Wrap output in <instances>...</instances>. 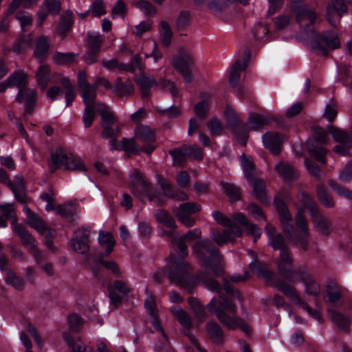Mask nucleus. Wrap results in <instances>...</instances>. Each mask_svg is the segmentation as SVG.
Returning <instances> with one entry per match:
<instances>
[{
    "instance_id": "nucleus-31",
    "label": "nucleus",
    "mask_w": 352,
    "mask_h": 352,
    "mask_svg": "<svg viewBox=\"0 0 352 352\" xmlns=\"http://www.w3.org/2000/svg\"><path fill=\"white\" fill-rule=\"evenodd\" d=\"M112 90L119 97H129L133 93L134 87L131 81L123 82L120 78H118Z\"/></svg>"
},
{
    "instance_id": "nucleus-18",
    "label": "nucleus",
    "mask_w": 352,
    "mask_h": 352,
    "mask_svg": "<svg viewBox=\"0 0 352 352\" xmlns=\"http://www.w3.org/2000/svg\"><path fill=\"white\" fill-rule=\"evenodd\" d=\"M146 294L147 295V297L145 300L144 306L145 308L146 309L148 314L153 318L152 322L153 327L155 330L159 331L162 333V336L164 338H166V335L164 331V329L156 318L155 296L152 294L151 292L149 291V289L148 287L146 289Z\"/></svg>"
},
{
    "instance_id": "nucleus-1",
    "label": "nucleus",
    "mask_w": 352,
    "mask_h": 352,
    "mask_svg": "<svg viewBox=\"0 0 352 352\" xmlns=\"http://www.w3.org/2000/svg\"><path fill=\"white\" fill-rule=\"evenodd\" d=\"M274 205L280 215L285 234L293 245L298 246L306 250L309 245V230L308 221L303 210L298 212L295 217V228L292 221V218L285 203L279 198H275Z\"/></svg>"
},
{
    "instance_id": "nucleus-15",
    "label": "nucleus",
    "mask_w": 352,
    "mask_h": 352,
    "mask_svg": "<svg viewBox=\"0 0 352 352\" xmlns=\"http://www.w3.org/2000/svg\"><path fill=\"white\" fill-rule=\"evenodd\" d=\"M63 338L67 343L72 346L71 352H93L91 347H88L80 340H74L72 336L67 332L63 333ZM98 352H109L107 349L105 344L99 341L97 344Z\"/></svg>"
},
{
    "instance_id": "nucleus-5",
    "label": "nucleus",
    "mask_w": 352,
    "mask_h": 352,
    "mask_svg": "<svg viewBox=\"0 0 352 352\" xmlns=\"http://www.w3.org/2000/svg\"><path fill=\"white\" fill-rule=\"evenodd\" d=\"M63 167L72 171H86L87 168L82 160L71 153H68L62 148H57L50 154L48 168L51 173Z\"/></svg>"
},
{
    "instance_id": "nucleus-4",
    "label": "nucleus",
    "mask_w": 352,
    "mask_h": 352,
    "mask_svg": "<svg viewBox=\"0 0 352 352\" xmlns=\"http://www.w3.org/2000/svg\"><path fill=\"white\" fill-rule=\"evenodd\" d=\"M190 270V266L184 261L178 259L175 256H170L169 266L165 267L163 272L158 271L155 272L153 278L157 283H160L164 274L166 275L171 281L177 282L185 286L186 283L190 278L189 275Z\"/></svg>"
},
{
    "instance_id": "nucleus-49",
    "label": "nucleus",
    "mask_w": 352,
    "mask_h": 352,
    "mask_svg": "<svg viewBox=\"0 0 352 352\" xmlns=\"http://www.w3.org/2000/svg\"><path fill=\"white\" fill-rule=\"evenodd\" d=\"M6 283L17 290H22L25 287L24 280L17 276L16 274L12 270L8 271L6 278Z\"/></svg>"
},
{
    "instance_id": "nucleus-25",
    "label": "nucleus",
    "mask_w": 352,
    "mask_h": 352,
    "mask_svg": "<svg viewBox=\"0 0 352 352\" xmlns=\"http://www.w3.org/2000/svg\"><path fill=\"white\" fill-rule=\"evenodd\" d=\"M74 25V14L71 10H66L60 16L57 28V34L65 36Z\"/></svg>"
},
{
    "instance_id": "nucleus-3",
    "label": "nucleus",
    "mask_w": 352,
    "mask_h": 352,
    "mask_svg": "<svg viewBox=\"0 0 352 352\" xmlns=\"http://www.w3.org/2000/svg\"><path fill=\"white\" fill-rule=\"evenodd\" d=\"M193 252L201 260L205 267L215 276L220 275L223 270V262L219 250L209 239L197 242L193 246Z\"/></svg>"
},
{
    "instance_id": "nucleus-24",
    "label": "nucleus",
    "mask_w": 352,
    "mask_h": 352,
    "mask_svg": "<svg viewBox=\"0 0 352 352\" xmlns=\"http://www.w3.org/2000/svg\"><path fill=\"white\" fill-rule=\"evenodd\" d=\"M316 195L320 204L327 208H333L336 206L333 196L329 190L323 184H318L316 186Z\"/></svg>"
},
{
    "instance_id": "nucleus-16",
    "label": "nucleus",
    "mask_w": 352,
    "mask_h": 352,
    "mask_svg": "<svg viewBox=\"0 0 352 352\" xmlns=\"http://www.w3.org/2000/svg\"><path fill=\"white\" fill-rule=\"evenodd\" d=\"M279 118L272 116L270 115H260L257 113H251L248 120V126L250 130H258L265 125H269L276 122L277 124L279 123Z\"/></svg>"
},
{
    "instance_id": "nucleus-35",
    "label": "nucleus",
    "mask_w": 352,
    "mask_h": 352,
    "mask_svg": "<svg viewBox=\"0 0 352 352\" xmlns=\"http://www.w3.org/2000/svg\"><path fill=\"white\" fill-rule=\"evenodd\" d=\"M80 89V92L83 100V102L86 106L94 105L96 97V86L88 84Z\"/></svg>"
},
{
    "instance_id": "nucleus-40",
    "label": "nucleus",
    "mask_w": 352,
    "mask_h": 352,
    "mask_svg": "<svg viewBox=\"0 0 352 352\" xmlns=\"http://www.w3.org/2000/svg\"><path fill=\"white\" fill-rule=\"evenodd\" d=\"M136 82L144 96H147L149 94L151 86L156 84V81L153 76L145 75L140 76L137 79Z\"/></svg>"
},
{
    "instance_id": "nucleus-29",
    "label": "nucleus",
    "mask_w": 352,
    "mask_h": 352,
    "mask_svg": "<svg viewBox=\"0 0 352 352\" xmlns=\"http://www.w3.org/2000/svg\"><path fill=\"white\" fill-rule=\"evenodd\" d=\"M157 182L161 186L165 196L177 200L188 199V195L184 192H179V194H176L172 190L171 185L169 182L160 175H157Z\"/></svg>"
},
{
    "instance_id": "nucleus-50",
    "label": "nucleus",
    "mask_w": 352,
    "mask_h": 352,
    "mask_svg": "<svg viewBox=\"0 0 352 352\" xmlns=\"http://www.w3.org/2000/svg\"><path fill=\"white\" fill-rule=\"evenodd\" d=\"M328 184L338 196L352 201V191L349 189L338 184L332 179L329 180Z\"/></svg>"
},
{
    "instance_id": "nucleus-62",
    "label": "nucleus",
    "mask_w": 352,
    "mask_h": 352,
    "mask_svg": "<svg viewBox=\"0 0 352 352\" xmlns=\"http://www.w3.org/2000/svg\"><path fill=\"white\" fill-rule=\"evenodd\" d=\"M0 212L6 219H12L13 223H16V216L13 204H6L0 205Z\"/></svg>"
},
{
    "instance_id": "nucleus-22",
    "label": "nucleus",
    "mask_w": 352,
    "mask_h": 352,
    "mask_svg": "<svg viewBox=\"0 0 352 352\" xmlns=\"http://www.w3.org/2000/svg\"><path fill=\"white\" fill-rule=\"evenodd\" d=\"M263 142L266 148L274 155L280 152L282 138L278 133H267L263 135Z\"/></svg>"
},
{
    "instance_id": "nucleus-33",
    "label": "nucleus",
    "mask_w": 352,
    "mask_h": 352,
    "mask_svg": "<svg viewBox=\"0 0 352 352\" xmlns=\"http://www.w3.org/2000/svg\"><path fill=\"white\" fill-rule=\"evenodd\" d=\"M206 330L212 341L217 344H221L224 336L221 327L214 321H209L206 324Z\"/></svg>"
},
{
    "instance_id": "nucleus-63",
    "label": "nucleus",
    "mask_w": 352,
    "mask_h": 352,
    "mask_svg": "<svg viewBox=\"0 0 352 352\" xmlns=\"http://www.w3.org/2000/svg\"><path fill=\"white\" fill-rule=\"evenodd\" d=\"M94 110V105L86 106L83 115V122L86 128H89L92 124L95 118Z\"/></svg>"
},
{
    "instance_id": "nucleus-26",
    "label": "nucleus",
    "mask_w": 352,
    "mask_h": 352,
    "mask_svg": "<svg viewBox=\"0 0 352 352\" xmlns=\"http://www.w3.org/2000/svg\"><path fill=\"white\" fill-rule=\"evenodd\" d=\"M12 229L14 232L21 237L22 243L29 248V250L37 247V242L23 226L14 224Z\"/></svg>"
},
{
    "instance_id": "nucleus-41",
    "label": "nucleus",
    "mask_w": 352,
    "mask_h": 352,
    "mask_svg": "<svg viewBox=\"0 0 352 352\" xmlns=\"http://www.w3.org/2000/svg\"><path fill=\"white\" fill-rule=\"evenodd\" d=\"M302 280L305 286V292L309 295L316 296L320 292V287L309 276V274H304Z\"/></svg>"
},
{
    "instance_id": "nucleus-27",
    "label": "nucleus",
    "mask_w": 352,
    "mask_h": 352,
    "mask_svg": "<svg viewBox=\"0 0 352 352\" xmlns=\"http://www.w3.org/2000/svg\"><path fill=\"white\" fill-rule=\"evenodd\" d=\"M249 256L252 258V261L249 264L250 269L256 273L258 276L263 277L267 281H269L272 277L273 274L271 272L265 270L263 268L261 263H257V254L252 250L248 251Z\"/></svg>"
},
{
    "instance_id": "nucleus-60",
    "label": "nucleus",
    "mask_w": 352,
    "mask_h": 352,
    "mask_svg": "<svg viewBox=\"0 0 352 352\" xmlns=\"http://www.w3.org/2000/svg\"><path fill=\"white\" fill-rule=\"evenodd\" d=\"M173 157V163L174 165L182 166L186 160L187 155L184 151V146L181 148H177L170 152Z\"/></svg>"
},
{
    "instance_id": "nucleus-23",
    "label": "nucleus",
    "mask_w": 352,
    "mask_h": 352,
    "mask_svg": "<svg viewBox=\"0 0 352 352\" xmlns=\"http://www.w3.org/2000/svg\"><path fill=\"white\" fill-rule=\"evenodd\" d=\"M265 231L269 238V243L274 250L282 251L287 249L283 236L280 233H276L274 226L267 224L265 227Z\"/></svg>"
},
{
    "instance_id": "nucleus-32",
    "label": "nucleus",
    "mask_w": 352,
    "mask_h": 352,
    "mask_svg": "<svg viewBox=\"0 0 352 352\" xmlns=\"http://www.w3.org/2000/svg\"><path fill=\"white\" fill-rule=\"evenodd\" d=\"M172 63L179 73H182L192 67L194 60L190 55L184 54V56L174 57Z\"/></svg>"
},
{
    "instance_id": "nucleus-8",
    "label": "nucleus",
    "mask_w": 352,
    "mask_h": 352,
    "mask_svg": "<svg viewBox=\"0 0 352 352\" xmlns=\"http://www.w3.org/2000/svg\"><path fill=\"white\" fill-rule=\"evenodd\" d=\"M305 38L310 41L314 50L323 55L327 54V49L334 50L340 46L338 36L333 32H326L322 36H318L315 32L311 31Z\"/></svg>"
},
{
    "instance_id": "nucleus-20",
    "label": "nucleus",
    "mask_w": 352,
    "mask_h": 352,
    "mask_svg": "<svg viewBox=\"0 0 352 352\" xmlns=\"http://www.w3.org/2000/svg\"><path fill=\"white\" fill-rule=\"evenodd\" d=\"M155 148L156 146L154 145L140 146L133 138H123L122 140L121 148L129 153L140 154L141 152H144L150 155Z\"/></svg>"
},
{
    "instance_id": "nucleus-64",
    "label": "nucleus",
    "mask_w": 352,
    "mask_h": 352,
    "mask_svg": "<svg viewBox=\"0 0 352 352\" xmlns=\"http://www.w3.org/2000/svg\"><path fill=\"white\" fill-rule=\"evenodd\" d=\"M338 178L344 183L349 182L352 179V162H349L340 172Z\"/></svg>"
},
{
    "instance_id": "nucleus-17",
    "label": "nucleus",
    "mask_w": 352,
    "mask_h": 352,
    "mask_svg": "<svg viewBox=\"0 0 352 352\" xmlns=\"http://www.w3.org/2000/svg\"><path fill=\"white\" fill-rule=\"evenodd\" d=\"M250 50L246 48L243 52V58L242 60H238L233 65L230 75V83L233 87H236L238 82L241 78L240 71L245 69L248 66V63L250 58Z\"/></svg>"
},
{
    "instance_id": "nucleus-7",
    "label": "nucleus",
    "mask_w": 352,
    "mask_h": 352,
    "mask_svg": "<svg viewBox=\"0 0 352 352\" xmlns=\"http://www.w3.org/2000/svg\"><path fill=\"white\" fill-rule=\"evenodd\" d=\"M214 219L219 224L225 226L223 232L212 230L211 236L212 239L220 246L224 245L228 241H232L236 238L241 237L243 234V229L234 222L228 219L219 210L212 212Z\"/></svg>"
},
{
    "instance_id": "nucleus-30",
    "label": "nucleus",
    "mask_w": 352,
    "mask_h": 352,
    "mask_svg": "<svg viewBox=\"0 0 352 352\" xmlns=\"http://www.w3.org/2000/svg\"><path fill=\"white\" fill-rule=\"evenodd\" d=\"M280 252V258L278 261V270L283 274L288 275L292 270L293 258L287 249Z\"/></svg>"
},
{
    "instance_id": "nucleus-55",
    "label": "nucleus",
    "mask_w": 352,
    "mask_h": 352,
    "mask_svg": "<svg viewBox=\"0 0 352 352\" xmlns=\"http://www.w3.org/2000/svg\"><path fill=\"white\" fill-rule=\"evenodd\" d=\"M41 7L49 14L56 15L61 10V1L60 0H45Z\"/></svg>"
},
{
    "instance_id": "nucleus-45",
    "label": "nucleus",
    "mask_w": 352,
    "mask_h": 352,
    "mask_svg": "<svg viewBox=\"0 0 352 352\" xmlns=\"http://www.w3.org/2000/svg\"><path fill=\"white\" fill-rule=\"evenodd\" d=\"M170 311L184 327L186 329L191 327L192 324L189 316L180 307L173 306Z\"/></svg>"
},
{
    "instance_id": "nucleus-53",
    "label": "nucleus",
    "mask_w": 352,
    "mask_h": 352,
    "mask_svg": "<svg viewBox=\"0 0 352 352\" xmlns=\"http://www.w3.org/2000/svg\"><path fill=\"white\" fill-rule=\"evenodd\" d=\"M160 25L161 28L160 35L162 42L164 46L168 47L170 45L172 40V30L166 21H161Z\"/></svg>"
},
{
    "instance_id": "nucleus-10",
    "label": "nucleus",
    "mask_w": 352,
    "mask_h": 352,
    "mask_svg": "<svg viewBox=\"0 0 352 352\" xmlns=\"http://www.w3.org/2000/svg\"><path fill=\"white\" fill-rule=\"evenodd\" d=\"M201 234V232L199 229L190 230L183 236H179L176 232H167V235L172 239L173 248L182 257L186 256L188 254L186 241H192L200 237Z\"/></svg>"
},
{
    "instance_id": "nucleus-37",
    "label": "nucleus",
    "mask_w": 352,
    "mask_h": 352,
    "mask_svg": "<svg viewBox=\"0 0 352 352\" xmlns=\"http://www.w3.org/2000/svg\"><path fill=\"white\" fill-rule=\"evenodd\" d=\"M316 14L310 10H302L297 14V21L301 28H306L314 23Z\"/></svg>"
},
{
    "instance_id": "nucleus-46",
    "label": "nucleus",
    "mask_w": 352,
    "mask_h": 352,
    "mask_svg": "<svg viewBox=\"0 0 352 352\" xmlns=\"http://www.w3.org/2000/svg\"><path fill=\"white\" fill-rule=\"evenodd\" d=\"M50 48L47 37L42 36L38 38L34 50V56L39 60H43Z\"/></svg>"
},
{
    "instance_id": "nucleus-51",
    "label": "nucleus",
    "mask_w": 352,
    "mask_h": 352,
    "mask_svg": "<svg viewBox=\"0 0 352 352\" xmlns=\"http://www.w3.org/2000/svg\"><path fill=\"white\" fill-rule=\"evenodd\" d=\"M221 186L223 192L232 201H237L240 199L241 192L239 188L235 185L230 183L222 182Z\"/></svg>"
},
{
    "instance_id": "nucleus-12",
    "label": "nucleus",
    "mask_w": 352,
    "mask_h": 352,
    "mask_svg": "<svg viewBox=\"0 0 352 352\" xmlns=\"http://www.w3.org/2000/svg\"><path fill=\"white\" fill-rule=\"evenodd\" d=\"M201 206L196 203L188 202L180 204L178 208L173 209L175 217L186 226L192 227L195 224V220L191 214L199 212Z\"/></svg>"
},
{
    "instance_id": "nucleus-13",
    "label": "nucleus",
    "mask_w": 352,
    "mask_h": 352,
    "mask_svg": "<svg viewBox=\"0 0 352 352\" xmlns=\"http://www.w3.org/2000/svg\"><path fill=\"white\" fill-rule=\"evenodd\" d=\"M129 178L132 192L135 196L141 197V195L135 190L136 188H138L143 190L151 201L153 199V188L139 170L133 169L129 174Z\"/></svg>"
},
{
    "instance_id": "nucleus-34",
    "label": "nucleus",
    "mask_w": 352,
    "mask_h": 352,
    "mask_svg": "<svg viewBox=\"0 0 352 352\" xmlns=\"http://www.w3.org/2000/svg\"><path fill=\"white\" fill-rule=\"evenodd\" d=\"M253 188L254 193L256 199L262 202L267 204L268 199L265 192V185L263 181L258 179H252V181H249Z\"/></svg>"
},
{
    "instance_id": "nucleus-54",
    "label": "nucleus",
    "mask_w": 352,
    "mask_h": 352,
    "mask_svg": "<svg viewBox=\"0 0 352 352\" xmlns=\"http://www.w3.org/2000/svg\"><path fill=\"white\" fill-rule=\"evenodd\" d=\"M76 56L74 53L56 52L53 56V60L60 65L69 64L74 62Z\"/></svg>"
},
{
    "instance_id": "nucleus-19",
    "label": "nucleus",
    "mask_w": 352,
    "mask_h": 352,
    "mask_svg": "<svg viewBox=\"0 0 352 352\" xmlns=\"http://www.w3.org/2000/svg\"><path fill=\"white\" fill-rule=\"evenodd\" d=\"M36 92L34 89L23 88L19 90L16 100L19 103H25L26 113H32L36 106Z\"/></svg>"
},
{
    "instance_id": "nucleus-9",
    "label": "nucleus",
    "mask_w": 352,
    "mask_h": 352,
    "mask_svg": "<svg viewBox=\"0 0 352 352\" xmlns=\"http://www.w3.org/2000/svg\"><path fill=\"white\" fill-rule=\"evenodd\" d=\"M276 287L279 291L289 297L293 303L306 310L312 318L317 320L320 323L323 322L320 313L316 310H314L307 302L303 301L292 286L283 281H278L276 283Z\"/></svg>"
},
{
    "instance_id": "nucleus-11",
    "label": "nucleus",
    "mask_w": 352,
    "mask_h": 352,
    "mask_svg": "<svg viewBox=\"0 0 352 352\" xmlns=\"http://www.w3.org/2000/svg\"><path fill=\"white\" fill-rule=\"evenodd\" d=\"M25 210L27 214L28 223L46 238V244L48 248H50L52 242V238L55 235V231L46 226L43 219L32 212L29 208H26Z\"/></svg>"
},
{
    "instance_id": "nucleus-21",
    "label": "nucleus",
    "mask_w": 352,
    "mask_h": 352,
    "mask_svg": "<svg viewBox=\"0 0 352 352\" xmlns=\"http://www.w3.org/2000/svg\"><path fill=\"white\" fill-rule=\"evenodd\" d=\"M134 138L144 144V146L153 145L155 141L154 131L146 125L140 124L134 130Z\"/></svg>"
},
{
    "instance_id": "nucleus-47",
    "label": "nucleus",
    "mask_w": 352,
    "mask_h": 352,
    "mask_svg": "<svg viewBox=\"0 0 352 352\" xmlns=\"http://www.w3.org/2000/svg\"><path fill=\"white\" fill-rule=\"evenodd\" d=\"M241 165L245 177L248 181L254 179V164L251 157H247L244 155L241 156Z\"/></svg>"
},
{
    "instance_id": "nucleus-36",
    "label": "nucleus",
    "mask_w": 352,
    "mask_h": 352,
    "mask_svg": "<svg viewBox=\"0 0 352 352\" xmlns=\"http://www.w3.org/2000/svg\"><path fill=\"white\" fill-rule=\"evenodd\" d=\"M328 314L329 317L331 318V321L340 329H347L350 322L351 320L350 318L342 314L335 310L329 309L328 311Z\"/></svg>"
},
{
    "instance_id": "nucleus-14",
    "label": "nucleus",
    "mask_w": 352,
    "mask_h": 352,
    "mask_svg": "<svg viewBox=\"0 0 352 352\" xmlns=\"http://www.w3.org/2000/svg\"><path fill=\"white\" fill-rule=\"evenodd\" d=\"M91 230L89 228L82 226L74 233L72 240V245L75 252L85 254L89 250V235Z\"/></svg>"
},
{
    "instance_id": "nucleus-39",
    "label": "nucleus",
    "mask_w": 352,
    "mask_h": 352,
    "mask_svg": "<svg viewBox=\"0 0 352 352\" xmlns=\"http://www.w3.org/2000/svg\"><path fill=\"white\" fill-rule=\"evenodd\" d=\"M87 42L89 50L99 52L104 42V38L99 32H88Z\"/></svg>"
},
{
    "instance_id": "nucleus-57",
    "label": "nucleus",
    "mask_w": 352,
    "mask_h": 352,
    "mask_svg": "<svg viewBox=\"0 0 352 352\" xmlns=\"http://www.w3.org/2000/svg\"><path fill=\"white\" fill-rule=\"evenodd\" d=\"M309 152L310 155L316 159L318 161L320 162L322 164L326 162V160L324 155H326L327 151L322 146H315L313 145H309Z\"/></svg>"
},
{
    "instance_id": "nucleus-28",
    "label": "nucleus",
    "mask_w": 352,
    "mask_h": 352,
    "mask_svg": "<svg viewBox=\"0 0 352 352\" xmlns=\"http://www.w3.org/2000/svg\"><path fill=\"white\" fill-rule=\"evenodd\" d=\"M276 170L280 177L285 180H294L298 177V173L288 163L280 162L276 166Z\"/></svg>"
},
{
    "instance_id": "nucleus-61",
    "label": "nucleus",
    "mask_w": 352,
    "mask_h": 352,
    "mask_svg": "<svg viewBox=\"0 0 352 352\" xmlns=\"http://www.w3.org/2000/svg\"><path fill=\"white\" fill-rule=\"evenodd\" d=\"M94 16L100 17L106 14L104 3L102 0H96L89 7Z\"/></svg>"
},
{
    "instance_id": "nucleus-52",
    "label": "nucleus",
    "mask_w": 352,
    "mask_h": 352,
    "mask_svg": "<svg viewBox=\"0 0 352 352\" xmlns=\"http://www.w3.org/2000/svg\"><path fill=\"white\" fill-rule=\"evenodd\" d=\"M9 76L13 77L10 82L12 87H16L19 90L24 88L27 81V74L21 71H16Z\"/></svg>"
},
{
    "instance_id": "nucleus-58",
    "label": "nucleus",
    "mask_w": 352,
    "mask_h": 352,
    "mask_svg": "<svg viewBox=\"0 0 352 352\" xmlns=\"http://www.w3.org/2000/svg\"><path fill=\"white\" fill-rule=\"evenodd\" d=\"M102 65L107 69H118L120 71L131 69V66L120 63L117 59L113 58L107 60H102Z\"/></svg>"
},
{
    "instance_id": "nucleus-6",
    "label": "nucleus",
    "mask_w": 352,
    "mask_h": 352,
    "mask_svg": "<svg viewBox=\"0 0 352 352\" xmlns=\"http://www.w3.org/2000/svg\"><path fill=\"white\" fill-rule=\"evenodd\" d=\"M300 197L302 204L308 209L314 228L321 234L329 235L332 231L331 221L320 212L312 197L304 192H300Z\"/></svg>"
},
{
    "instance_id": "nucleus-38",
    "label": "nucleus",
    "mask_w": 352,
    "mask_h": 352,
    "mask_svg": "<svg viewBox=\"0 0 352 352\" xmlns=\"http://www.w3.org/2000/svg\"><path fill=\"white\" fill-rule=\"evenodd\" d=\"M98 241L100 245L105 248V254L107 255L111 254L115 245V241L112 234L101 231L99 234Z\"/></svg>"
},
{
    "instance_id": "nucleus-59",
    "label": "nucleus",
    "mask_w": 352,
    "mask_h": 352,
    "mask_svg": "<svg viewBox=\"0 0 352 352\" xmlns=\"http://www.w3.org/2000/svg\"><path fill=\"white\" fill-rule=\"evenodd\" d=\"M135 6L146 16L154 15L156 13L155 8L148 1L140 0L135 3Z\"/></svg>"
},
{
    "instance_id": "nucleus-42",
    "label": "nucleus",
    "mask_w": 352,
    "mask_h": 352,
    "mask_svg": "<svg viewBox=\"0 0 352 352\" xmlns=\"http://www.w3.org/2000/svg\"><path fill=\"white\" fill-rule=\"evenodd\" d=\"M188 304L190 308L194 313L195 316L199 320V322H202L206 318V312L204 307L201 305L197 299L194 298H190L188 299Z\"/></svg>"
},
{
    "instance_id": "nucleus-43",
    "label": "nucleus",
    "mask_w": 352,
    "mask_h": 352,
    "mask_svg": "<svg viewBox=\"0 0 352 352\" xmlns=\"http://www.w3.org/2000/svg\"><path fill=\"white\" fill-rule=\"evenodd\" d=\"M37 82L42 90H45L48 85L50 78V67L47 65H41L36 74Z\"/></svg>"
},
{
    "instance_id": "nucleus-56",
    "label": "nucleus",
    "mask_w": 352,
    "mask_h": 352,
    "mask_svg": "<svg viewBox=\"0 0 352 352\" xmlns=\"http://www.w3.org/2000/svg\"><path fill=\"white\" fill-rule=\"evenodd\" d=\"M329 132L332 135L335 141L340 143L346 142L348 140H352L351 135L346 133L344 131L336 129L333 126H328Z\"/></svg>"
},
{
    "instance_id": "nucleus-48",
    "label": "nucleus",
    "mask_w": 352,
    "mask_h": 352,
    "mask_svg": "<svg viewBox=\"0 0 352 352\" xmlns=\"http://www.w3.org/2000/svg\"><path fill=\"white\" fill-rule=\"evenodd\" d=\"M60 82L65 89L66 105L69 106L72 104L76 97L74 87L72 85L69 78L66 77H62L60 79Z\"/></svg>"
},
{
    "instance_id": "nucleus-44",
    "label": "nucleus",
    "mask_w": 352,
    "mask_h": 352,
    "mask_svg": "<svg viewBox=\"0 0 352 352\" xmlns=\"http://www.w3.org/2000/svg\"><path fill=\"white\" fill-rule=\"evenodd\" d=\"M96 109L102 116V125H104V122L109 125H113L116 123V118L106 105L98 104Z\"/></svg>"
},
{
    "instance_id": "nucleus-2",
    "label": "nucleus",
    "mask_w": 352,
    "mask_h": 352,
    "mask_svg": "<svg viewBox=\"0 0 352 352\" xmlns=\"http://www.w3.org/2000/svg\"><path fill=\"white\" fill-rule=\"evenodd\" d=\"M221 298L220 303L214 298L211 300L207 305L209 311L214 313L219 322L227 329L234 330L239 328L246 334H250L251 328L246 322L238 316H229L222 309L223 308L230 314H234L236 307L233 301L222 296Z\"/></svg>"
}]
</instances>
